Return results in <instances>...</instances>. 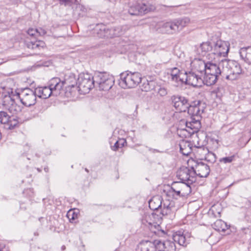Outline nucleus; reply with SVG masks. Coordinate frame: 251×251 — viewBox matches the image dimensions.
<instances>
[{
  "label": "nucleus",
  "mask_w": 251,
  "mask_h": 251,
  "mask_svg": "<svg viewBox=\"0 0 251 251\" xmlns=\"http://www.w3.org/2000/svg\"><path fill=\"white\" fill-rule=\"evenodd\" d=\"M7 110L12 114H17L21 111L22 107L14 101V103H12Z\"/></svg>",
  "instance_id": "c9c22d12"
},
{
  "label": "nucleus",
  "mask_w": 251,
  "mask_h": 251,
  "mask_svg": "<svg viewBox=\"0 0 251 251\" xmlns=\"http://www.w3.org/2000/svg\"><path fill=\"white\" fill-rule=\"evenodd\" d=\"M0 251H9L8 248L5 244L0 243Z\"/></svg>",
  "instance_id": "5fc2aeb1"
},
{
  "label": "nucleus",
  "mask_w": 251,
  "mask_h": 251,
  "mask_svg": "<svg viewBox=\"0 0 251 251\" xmlns=\"http://www.w3.org/2000/svg\"><path fill=\"white\" fill-rule=\"evenodd\" d=\"M113 34L112 35H114V37L119 36L122 35L124 32L120 26L113 27ZM111 36V34H110Z\"/></svg>",
  "instance_id": "37998d69"
},
{
  "label": "nucleus",
  "mask_w": 251,
  "mask_h": 251,
  "mask_svg": "<svg viewBox=\"0 0 251 251\" xmlns=\"http://www.w3.org/2000/svg\"><path fill=\"white\" fill-rule=\"evenodd\" d=\"M230 226H227L226 223L221 220V228L222 230L221 232L224 233V235H229L230 234L231 231L229 229Z\"/></svg>",
  "instance_id": "4c0bfd02"
},
{
  "label": "nucleus",
  "mask_w": 251,
  "mask_h": 251,
  "mask_svg": "<svg viewBox=\"0 0 251 251\" xmlns=\"http://www.w3.org/2000/svg\"><path fill=\"white\" fill-rule=\"evenodd\" d=\"M182 75V83H184L194 87L201 86L203 83V80L201 76L197 74L196 72L192 70L188 72H185L184 75Z\"/></svg>",
  "instance_id": "9b49d317"
},
{
  "label": "nucleus",
  "mask_w": 251,
  "mask_h": 251,
  "mask_svg": "<svg viewBox=\"0 0 251 251\" xmlns=\"http://www.w3.org/2000/svg\"><path fill=\"white\" fill-rule=\"evenodd\" d=\"M26 46L27 48L35 50H40L43 49L46 45L44 41L36 40L35 41H29L26 42Z\"/></svg>",
  "instance_id": "bb28decb"
},
{
  "label": "nucleus",
  "mask_w": 251,
  "mask_h": 251,
  "mask_svg": "<svg viewBox=\"0 0 251 251\" xmlns=\"http://www.w3.org/2000/svg\"><path fill=\"white\" fill-rule=\"evenodd\" d=\"M73 0H59L60 3L61 4L65 5H68L69 3L72 2Z\"/></svg>",
  "instance_id": "6e6d98bb"
},
{
  "label": "nucleus",
  "mask_w": 251,
  "mask_h": 251,
  "mask_svg": "<svg viewBox=\"0 0 251 251\" xmlns=\"http://www.w3.org/2000/svg\"><path fill=\"white\" fill-rule=\"evenodd\" d=\"M177 176L182 182L193 184L196 180V173L189 167H182L177 172Z\"/></svg>",
  "instance_id": "9d476101"
},
{
  "label": "nucleus",
  "mask_w": 251,
  "mask_h": 251,
  "mask_svg": "<svg viewBox=\"0 0 251 251\" xmlns=\"http://www.w3.org/2000/svg\"><path fill=\"white\" fill-rule=\"evenodd\" d=\"M216 207V205H213L211 208V211L212 212L213 214H214L215 217L217 216L216 213L218 214V215H220V211H218L217 210Z\"/></svg>",
  "instance_id": "864d4df0"
},
{
  "label": "nucleus",
  "mask_w": 251,
  "mask_h": 251,
  "mask_svg": "<svg viewBox=\"0 0 251 251\" xmlns=\"http://www.w3.org/2000/svg\"><path fill=\"white\" fill-rule=\"evenodd\" d=\"M186 182H181V197H185L191 193V188L190 185Z\"/></svg>",
  "instance_id": "72a5a7b5"
},
{
  "label": "nucleus",
  "mask_w": 251,
  "mask_h": 251,
  "mask_svg": "<svg viewBox=\"0 0 251 251\" xmlns=\"http://www.w3.org/2000/svg\"><path fill=\"white\" fill-rule=\"evenodd\" d=\"M141 251H156L157 240L154 242L150 241H143L140 243Z\"/></svg>",
  "instance_id": "5701e85b"
},
{
  "label": "nucleus",
  "mask_w": 251,
  "mask_h": 251,
  "mask_svg": "<svg viewBox=\"0 0 251 251\" xmlns=\"http://www.w3.org/2000/svg\"><path fill=\"white\" fill-rule=\"evenodd\" d=\"M147 222L148 223L149 226V228L152 232L159 236L164 237L165 236L166 234V232L160 229V227L158 225H156V224H152L151 223L148 222L147 221Z\"/></svg>",
  "instance_id": "cd10ccee"
},
{
  "label": "nucleus",
  "mask_w": 251,
  "mask_h": 251,
  "mask_svg": "<svg viewBox=\"0 0 251 251\" xmlns=\"http://www.w3.org/2000/svg\"><path fill=\"white\" fill-rule=\"evenodd\" d=\"M162 198L159 196L153 197L149 202V207L152 210L161 209Z\"/></svg>",
  "instance_id": "412c9836"
},
{
  "label": "nucleus",
  "mask_w": 251,
  "mask_h": 251,
  "mask_svg": "<svg viewBox=\"0 0 251 251\" xmlns=\"http://www.w3.org/2000/svg\"><path fill=\"white\" fill-rule=\"evenodd\" d=\"M211 50H212V47L209 43L204 42L201 44L200 47L198 49V51L201 55L204 56Z\"/></svg>",
  "instance_id": "2f4dec72"
},
{
  "label": "nucleus",
  "mask_w": 251,
  "mask_h": 251,
  "mask_svg": "<svg viewBox=\"0 0 251 251\" xmlns=\"http://www.w3.org/2000/svg\"><path fill=\"white\" fill-rule=\"evenodd\" d=\"M96 84L99 85L100 90L108 91L111 88L114 83L113 77L106 73L99 72L95 75Z\"/></svg>",
  "instance_id": "423d86ee"
},
{
  "label": "nucleus",
  "mask_w": 251,
  "mask_h": 251,
  "mask_svg": "<svg viewBox=\"0 0 251 251\" xmlns=\"http://www.w3.org/2000/svg\"><path fill=\"white\" fill-rule=\"evenodd\" d=\"M126 143V140L124 139H119L116 142L114 146L111 147L112 150L116 151L119 148H122L125 146V144Z\"/></svg>",
  "instance_id": "e433bc0d"
},
{
  "label": "nucleus",
  "mask_w": 251,
  "mask_h": 251,
  "mask_svg": "<svg viewBox=\"0 0 251 251\" xmlns=\"http://www.w3.org/2000/svg\"><path fill=\"white\" fill-rule=\"evenodd\" d=\"M233 158H234V156L224 157V158L221 159V162L223 161L225 163H230V162H232Z\"/></svg>",
  "instance_id": "09e8293b"
},
{
  "label": "nucleus",
  "mask_w": 251,
  "mask_h": 251,
  "mask_svg": "<svg viewBox=\"0 0 251 251\" xmlns=\"http://www.w3.org/2000/svg\"><path fill=\"white\" fill-rule=\"evenodd\" d=\"M141 80L140 73L127 71L120 75L119 85L124 89L135 88L141 82Z\"/></svg>",
  "instance_id": "7ed1b4c3"
},
{
  "label": "nucleus",
  "mask_w": 251,
  "mask_h": 251,
  "mask_svg": "<svg viewBox=\"0 0 251 251\" xmlns=\"http://www.w3.org/2000/svg\"><path fill=\"white\" fill-rule=\"evenodd\" d=\"M85 171H86L87 172H88V170L87 169L85 168Z\"/></svg>",
  "instance_id": "052dcab7"
},
{
  "label": "nucleus",
  "mask_w": 251,
  "mask_h": 251,
  "mask_svg": "<svg viewBox=\"0 0 251 251\" xmlns=\"http://www.w3.org/2000/svg\"><path fill=\"white\" fill-rule=\"evenodd\" d=\"M208 151V149L202 145L199 146L195 145L193 147V152L195 154L196 157L201 160H202L204 159Z\"/></svg>",
  "instance_id": "b1692460"
},
{
  "label": "nucleus",
  "mask_w": 251,
  "mask_h": 251,
  "mask_svg": "<svg viewBox=\"0 0 251 251\" xmlns=\"http://www.w3.org/2000/svg\"><path fill=\"white\" fill-rule=\"evenodd\" d=\"M37 97L42 99H47L51 94L54 95V92L49 87H38L35 89Z\"/></svg>",
  "instance_id": "6ab92c4d"
},
{
  "label": "nucleus",
  "mask_w": 251,
  "mask_h": 251,
  "mask_svg": "<svg viewBox=\"0 0 251 251\" xmlns=\"http://www.w3.org/2000/svg\"><path fill=\"white\" fill-rule=\"evenodd\" d=\"M220 93V88L219 87L211 91L210 96L211 98L216 101V100L219 99V94Z\"/></svg>",
  "instance_id": "79ce46f5"
},
{
  "label": "nucleus",
  "mask_w": 251,
  "mask_h": 251,
  "mask_svg": "<svg viewBox=\"0 0 251 251\" xmlns=\"http://www.w3.org/2000/svg\"><path fill=\"white\" fill-rule=\"evenodd\" d=\"M158 93L161 96H164L167 95V92L165 88H160L158 90Z\"/></svg>",
  "instance_id": "8fccbe9b"
},
{
  "label": "nucleus",
  "mask_w": 251,
  "mask_h": 251,
  "mask_svg": "<svg viewBox=\"0 0 251 251\" xmlns=\"http://www.w3.org/2000/svg\"><path fill=\"white\" fill-rule=\"evenodd\" d=\"M157 249L162 251H176V246L174 240L157 241Z\"/></svg>",
  "instance_id": "dca6fc26"
},
{
  "label": "nucleus",
  "mask_w": 251,
  "mask_h": 251,
  "mask_svg": "<svg viewBox=\"0 0 251 251\" xmlns=\"http://www.w3.org/2000/svg\"><path fill=\"white\" fill-rule=\"evenodd\" d=\"M9 116L5 111H0V123L6 125L9 119Z\"/></svg>",
  "instance_id": "ea45409f"
},
{
  "label": "nucleus",
  "mask_w": 251,
  "mask_h": 251,
  "mask_svg": "<svg viewBox=\"0 0 251 251\" xmlns=\"http://www.w3.org/2000/svg\"><path fill=\"white\" fill-rule=\"evenodd\" d=\"M189 19L184 18L176 20L173 22H167L163 24L162 28L168 34H173L179 32L189 23Z\"/></svg>",
  "instance_id": "0eeeda50"
},
{
  "label": "nucleus",
  "mask_w": 251,
  "mask_h": 251,
  "mask_svg": "<svg viewBox=\"0 0 251 251\" xmlns=\"http://www.w3.org/2000/svg\"><path fill=\"white\" fill-rule=\"evenodd\" d=\"M113 27L107 28L103 24L97 25L94 29V33L100 38H113L114 35H110L113 34Z\"/></svg>",
  "instance_id": "ddd939ff"
},
{
  "label": "nucleus",
  "mask_w": 251,
  "mask_h": 251,
  "mask_svg": "<svg viewBox=\"0 0 251 251\" xmlns=\"http://www.w3.org/2000/svg\"><path fill=\"white\" fill-rule=\"evenodd\" d=\"M182 123L185 124L186 126V128L179 129L177 130L178 134H179L180 136H184L185 137H190L192 135H194L195 133H197L199 129L195 130L193 128L192 126L188 125L189 121H185L182 120L181 121Z\"/></svg>",
  "instance_id": "a211bd4d"
},
{
  "label": "nucleus",
  "mask_w": 251,
  "mask_h": 251,
  "mask_svg": "<svg viewBox=\"0 0 251 251\" xmlns=\"http://www.w3.org/2000/svg\"><path fill=\"white\" fill-rule=\"evenodd\" d=\"M161 210L162 215H167L171 214L172 212L175 210V208L173 203L167 201L165 203H164Z\"/></svg>",
  "instance_id": "c85d7f7f"
},
{
  "label": "nucleus",
  "mask_w": 251,
  "mask_h": 251,
  "mask_svg": "<svg viewBox=\"0 0 251 251\" xmlns=\"http://www.w3.org/2000/svg\"><path fill=\"white\" fill-rule=\"evenodd\" d=\"M221 75L225 77L226 79L233 80L237 79L242 73V69L240 65L236 62L224 59L221 61Z\"/></svg>",
  "instance_id": "f257e3e1"
},
{
  "label": "nucleus",
  "mask_w": 251,
  "mask_h": 251,
  "mask_svg": "<svg viewBox=\"0 0 251 251\" xmlns=\"http://www.w3.org/2000/svg\"><path fill=\"white\" fill-rule=\"evenodd\" d=\"M38 36H43L47 33V31L45 29L42 28H37Z\"/></svg>",
  "instance_id": "3c124183"
},
{
  "label": "nucleus",
  "mask_w": 251,
  "mask_h": 251,
  "mask_svg": "<svg viewBox=\"0 0 251 251\" xmlns=\"http://www.w3.org/2000/svg\"><path fill=\"white\" fill-rule=\"evenodd\" d=\"M95 81V76L93 77L88 73L80 74L77 80L78 88L80 93L83 94L88 93L94 87L96 84Z\"/></svg>",
  "instance_id": "39448f33"
},
{
  "label": "nucleus",
  "mask_w": 251,
  "mask_h": 251,
  "mask_svg": "<svg viewBox=\"0 0 251 251\" xmlns=\"http://www.w3.org/2000/svg\"><path fill=\"white\" fill-rule=\"evenodd\" d=\"M205 76L204 80L205 84L207 86H210L214 84L218 79V75L210 74L209 70H207L204 72Z\"/></svg>",
  "instance_id": "a878e982"
},
{
  "label": "nucleus",
  "mask_w": 251,
  "mask_h": 251,
  "mask_svg": "<svg viewBox=\"0 0 251 251\" xmlns=\"http://www.w3.org/2000/svg\"><path fill=\"white\" fill-rule=\"evenodd\" d=\"M239 53L241 58L245 62L251 65V47L241 48Z\"/></svg>",
  "instance_id": "4be33fe9"
},
{
  "label": "nucleus",
  "mask_w": 251,
  "mask_h": 251,
  "mask_svg": "<svg viewBox=\"0 0 251 251\" xmlns=\"http://www.w3.org/2000/svg\"><path fill=\"white\" fill-rule=\"evenodd\" d=\"M129 4L128 12L131 15L145 14L153 12L156 9L155 6L149 2L134 1L130 2Z\"/></svg>",
  "instance_id": "20e7f679"
},
{
  "label": "nucleus",
  "mask_w": 251,
  "mask_h": 251,
  "mask_svg": "<svg viewBox=\"0 0 251 251\" xmlns=\"http://www.w3.org/2000/svg\"><path fill=\"white\" fill-rule=\"evenodd\" d=\"M64 83L65 82L61 81L59 78L55 77L50 81L49 87L54 92V95L57 96L60 94Z\"/></svg>",
  "instance_id": "2eb2a0df"
},
{
  "label": "nucleus",
  "mask_w": 251,
  "mask_h": 251,
  "mask_svg": "<svg viewBox=\"0 0 251 251\" xmlns=\"http://www.w3.org/2000/svg\"><path fill=\"white\" fill-rule=\"evenodd\" d=\"M249 6L251 8V1L249 3Z\"/></svg>",
  "instance_id": "bf43d9fd"
},
{
  "label": "nucleus",
  "mask_w": 251,
  "mask_h": 251,
  "mask_svg": "<svg viewBox=\"0 0 251 251\" xmlns=\"http://www.w3.org/2000/svg\"><path fill=\"white\" fill-rule=\"evenodd\" d=\"M177 196L181 197V191H177L174 192Z\"/></svg>",
  "instance_id": "4d7b16f0"
},
{
  "label": "nucleus",
  "mask_w": 251,
  "mask_h": 251,
  "mask_svg": "<svg viewBox=\"0 0 251 251\" xmlns=\"http://www.w3.org/2000/svg\"><path fill=\"white\" fill-rule=\"evenodd\" d=\"M172 100L174 106L180 112L186 111L189 107L188 100L184 97L174 96L172 97Z\"/></svg>",
  "instance_id": "f8f14e48"
},
{
  "label": "nucleus",
  "mask_w": 251,
  "mask_h": 251,
  "mask_svg": "<svg viewBox=\"0 0 251 251\" xmlns=\"http://www.w3.org/2000/svg\"><path fill=\"white\" fill-rule=\"evenodd\" d=\"M144 221H145V220H143V223L145 224Z\"/></svg>",
  "instance_id": "680f3d73"
},
{
  "label": "nucleus",
  "mask_w": 251,
  "mask_h": 251,
  "mask_svg": "<svg viewBox=\"0 0 251 251\" xmlns=\"http://www.w3.org/2000/svg\"><path fill=\"white\" fill-rule=\"evenodd\" d=\"M61 249L62 250H64L66 249V247L65 246H62V247H61Z\"/></svg>",
  "instance_id": "13d9d810"
},
{
  "label": "nucleus",
  "mask_w": 251,
  "mask_h": 251,
  "mask_svg": "<svg viewBox=\"0 0 251 251\" xmlns=\"http://www.w3.org/2000/svg\"><path fill=\"white\" fill-rule=\"evenodd\" d=\"M208 63L201 58H195L191 63L192 70L202 74L206 72Z\"/></svg>",
  "instance_id": "4468645a"
},
{
  "label": "nucleus",
  "mask_w": 251,
  "mask_h": 251,
  "mask_svg": "<svg viewBox=\"0 0 251 251\" xmlns=\"http://www.w3.org/2000/svg\"><path fill=\"white\" fill-rule=\"evenodd\" d=\"M189 237V234H184L183 232L178 231L173 235V240L174 242H177L180 246H186Z\"/></svg>",
  "instance_id": "f3484780"
},
{
  "label": "nucleus",
  "mask_w": 251,
  "mask_h": 251,
  "mask_svg": "<svg viewBox=\"0 0 251 251\" xmlns=\"http://www.w3.org/2000/svg\"><path fill=\"white\" fill-rule=\"evenodd\" d=\"M213 50V53L217 55L218 57L220 56V45L218 44V42L215 44Z\"/></svg>",
  "instance_id": "de8ad7c7"
},
{
  "label": "nucleus",
  "mask_w": 251,
  "mask_h": 251,
  "mask_svg": "<svg viewBox=\"0 0 251 251\" xmlns=\"http://www.w3.org/2000/svg\"><path fill=\"white\" fill-rule=\"evenodd\" d=\"M230 45L228 42L221 41V56L226 57L229 51Z\"/></svg>",
  "instance_id": "473e14b6"
},
{
  "label": "nucleus",
  "mask_w": 251,
  "mask_h": 251,
  "mask_svg": "<svg viewBox=\"0 0 251 251\" xmlns=\"http://www.w3.org/2000/svg\"><path fill=\"white\" fill-rule=\"evenodd\" d=\"M27 33L31 37H34L35 38L38 37L37 28H29L27 30Z\"/></svg>",
  "instance_id": "a18cd8bd"
},
{
  "label": "nucleus",
  "mask_w": 251,
  "mask_h": 251,
  "mask_svg": "<svg viewBox=\"0 0 251 251\" xmlns=\"http://www.w3.org/2000/svg\"><path fill=\"white\" fill-rule=\"evenodd\" d=\"M216 158H217L216 155L214 153H213L212 152H209L208 151L204 159L206 160L208 162H209L211 163H213L215 162Z\"/></svg>",
  "instance_id": "a19ab883"
},
{
  "label": "nucleus",
  "mask_w": 251,
  "mask_h": 251,
  "mask_svg": "<svg viewBox=\"0 0 251 251\" xmlns=\"http://www.w3.org/2000/svg\"><path fill=\"white\" fill-rule=\"evenodd\" d=\"M206 70H209L210 74L216 75L220 74L219 67L215 64L208 63Z\"/></svg>",
  "instance_id": "f704fd0d"
},
{
  "label": "nucleus",
  "mask_w": 251,
  "mask_h": 251,
  "mask_svg": "<svg viewBox=\"0 0 251 251\" xmlns=\"http://www.w3.org/2000/svg\"><path fill=\"white\" fill-rule=\"evenodd\" d=\"M187 110L189 115L191 116L190 118L188 120L189 121L188 125L192 126L195 130L199 129L201 127V115L203 112V107L201 105V102L197 101L191 104L189 103Z\"/></svg>",
  "instance_id": "f03ea898"
},
{
  "label": "nucleus",
  "mask_w": 251,
  "mask_h": 251,
  "mask_svg": "<svg viewBox=\"0 0 251 251\" xmlns=\"http://www.w3.org/2000/svg\"><path fill=\"white\" fill-rule=\"evenodd\" d=\"M68 217L70 220H75L77 218V214H75L74 210H70L67 213Z\"/></svg>",
  "instance_id": "49530a36"
},
{
  "label": "nucleus",
  "mask_w": 251,
  "mask_h": 251,
  "mask_svg": "<svg viewBox=\"0 0 251 251\" xmlns=\"http://www.w3.org/2000/svg\"><path fill=\"white\" fill-rule=\"evenodd\" d=\"M22 103L26 106L34 105L36 102V93L34 90L30 88L23 90L18 95Z\"/></svg>",
  "instance_id": "1a4fd4ad"
},
{
  "label": "nucleus",
  "mask_w": 251,
  "mask_h": 251,
  "mask_svg": "<svg viewBox=\"0 0 251 251\" xmlns=\"http://www.w3.org/2000/svg\"><path fill=\"white\" fill-rule=\"evenodd\" d=\"M181 182H174L171 187V189L173 192L180 191H181Z\"/></svg>",
  "instance_id": "c03bdc74"
},
{
  "label": "nucleus",
  "mask_w": 251,
  "mask_h": 251,
  "mask_svg": "<svg viewBox=\"0 0 251 251\" xmlns=\"http://www.w3.org/2000/svg\"><path fill=\"white\" fill-rule=\"evenodd\" d=\"M189 167L196 173V176L200 177H207L210 172L209 166L201 162L196 161L193 159H189L188 161Z\"/></svg>",
  "instance_id": "6e6552de"
},
{
  "label": "nucleus",
  "mask_w": 251,
  "mask_h": 251,
  "mask_svg": "<svg viewBox=\"0 0 251 251\" xmlns=\"http://www.w3.org/2000/svg\"><path fill=\"white\" fill-rule=\"evenodd\" d=\"M171 79L176 82L182 83V75H184V73L181 72L180 70L176 67H174L169 70Z\"/></svg>",
  "instance_id": "393cba45"
},
{
  "label": "nucleus",
  "mask_w": 251,
  "mask_h": 251,
  "mask_svg": "<svg viewBox=\"0 0 251 251\" xmlns=\"http://www.w3.org/2000/svg\"><path fill=\"white\" fill-rule=\"evenodd\" d=\"M15 100L10 95H5L3 96L2 100V104L4 108L8 109L12 103H14Z\"/></svg>",
  "instance_id": "7c9ffc66"
},
{
  "label": "nucleus",
  "mask_w": 251,
  "mask_h": 251,
  "mask_svg": "<svg viewBox=\"0 0 251 251\" xmlns=\"http://www.w3.org/2000/svg\"><path fill=\"white\" fill-rule=\"evenodd\" d=\"M18 124V121L16 118L14 117H9L8 122L7 123L6 126L8 129L14 128Z\"/></svg>",
  "instance_id": "58836bf2"
},
{
  "label": "nucleus",
  "mask_w": 251,
  "mask_h": 251,
  "mask_svg": "<svg viewBox=\"0 0 251 251\" xmlns=\"http://www.w3.org/2000/svg\"><path fill=\"white\" fill-rule=\"evenodd\" d=\"M218 132L214 131L210 136V143L211 144V148L213 150H218L219 148V137Z\"/></svg>",
  "instance_id": "c756f323"
},
{
  "label": "nucleus",
  "mask_w": 251,
  "mask_h": 251,
  "mask_svg": "<svg viewBox=\"0 0 251 251\" xmlns=\"http://www.w3.org/2000/svg\"><path fill=\"white\" fill-rule=\"evenodd\" d=\"M219 223L220 221L217 220V221L212 225L213 228L217 231L220 230V227L219 226Z\"/></svg>",
  "instance_id": "603ef678"
},
{
  "label": "nucleus",
  "mask_w": 251,
  "mask_h": 251,
  "mask_svg": "<svg viewBox=\"0 0 251 251\" xmlns=\"http://www.w3.org/2000/svg\"><path fill=\"white\" fill-rule=\"evenodd\" d=\"M180 152L184 155L188 156L193 152V146L189 142L182 140L179 143Z\"/></svg>",
  "instance_id": "aec40b11"
}]
</instances>
